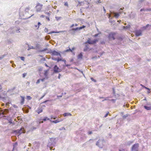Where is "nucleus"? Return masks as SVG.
<instances>
[{
    "label": "nucleus",
    "instance_id": "f257e3e1",
    "mask_svg": "<svg viewBox=\"0 0 151 151\" xmlns=\"http://www.w3.org/2000/svg\"><path fill=\"white\" fill-rule=\"evenodd\" d=\"M52 55L53 56H59L60 57H61V55L60 53L55 50L51 52ZM52 59L53 60L57 61V62H59L60 61L61 62L63 63V66H64L66 65V60H65L60 58H58L52 57Z\"/></svg>",
    "mask_w": 151,
    "mask_h": 151
},
{
    "label": "nucleus",
    "instance_id": "f03ea898",
    "mask_svg": "<svg viewBox=\"0 0 151 151\" xmlns=\"http://www.w3.org/2000/svg\"><path fill=\"white\" fill-rule=\"evenodd\" d=\"M105 142V141L103 139H99L97 142L96 145L100 148H102Z\"/></svg>",
    "mask_w": 151,
    "mask_h": 151
},
{
    "label": "nucleus",
    "instance_id": "7ed1b4c3",
    "mask_svg": "<svg viewBox=\"0 0 151 151\" xmlns=\"http://www.w3.org/2000/svg\"><path fill=\"white\" fill-rule=\"evenodd\" d=\"M43 5L39 3L37 4L36 6L35 7L36 11L37 12H40L42 8Z\"/></svg>",
    "mask_w": 151,
    "mask_h": 151
},
{
    "label": "nucleus",
    "instance_id": "20e7f679",
    "mask_svg": "<svg viewBox=\"0 0 151 151\" xmlns=\"http://www.w3.org/2000/svg\"><path fill=\"white\" fill-rule=\"evenodd\" d=\"M139 147V144L138 143H135L132 145V147L131 148V151H134L135 150L138 148Z\"/></svg>",
    "mask_w": 151,
    "mask_h": 151
},
{
    "label": "nucleus",
    "instance_id": "39448f33",
    "mask_svg": "<svg viewBox=\"0 0 151 151\" xmlns=\"http://www.w3.org/2000/svg\"><path fill=\"white\" fill-rule=\"evenodd\" d=\"M116 33L114 32H111L109 33V38L110 40L112 39L114 40L115 39Z\"/></svg>",
    "mask_w": 151,
    "mask_h": 151
},
{
    "label": "nucleus",
    "instance_id": "423d86ee",
    "mask_svg": "<svg viewBox=\"0 0 151 151\" xmlns=\"http://www.w3.org/2000/svg\"><path fill=\"white\" fill-rule=\"evenodd\" d=\"M16 132L20 134L22 133H24L25 132V131L24 129V128H21L20 129H18L17 130Z\"/></svg>",
    "mask_w": 151,
    "mask_h": 151
},
{
    "label": "nucleus",
    "instance_id": "0eeeda50",
    "mask_svg": "<svg viewBox=\"0 0 151 151\" xmlns=\"http://www.w3.org/2000/svg\"><path fill=\"white\" fill-rule=\"evenodd\" d=\"M88 43L90 44H93L94 43V41L92 40L91 38H88L87 41L85 42L86 44Z\"/></svg>",
    "mask_w": 151,
    "mask_h": 151
},
{
    "label": "nucleus",
    "instance_id": "6e6552de",
    "mask_svg": "<svg viewBox=\"0 0 151 151\" xmlns=\"http://www.w3.org/2000/svg\"><path fill=\"white\" fill-rule=\"evenodd\" d=\"M9 112V110L7 109H4L1 111V114H6Z\"/></svg>",
    "mask_w": 151,
    "mask_h": 151
},
{
    "label": "nucleus",
    "instance_id": "1a4fd4ad",
    "mask_svg": "<svg viewBox=\"0 0 151 151\" xmlns=\"http://www.w3.org/2000/svg\"><path fill=\"white\" fill-rule=\"evenodd\" d=\"M54 72L56 73L60 72L61 70L58 67H54Z\"/></svg>",
    "mask_w": 151,
    "mask_h": 151
},
{
    "label": "nucleus",
    "instance_id": "9d476101",
    "mask_svg": "<svg viewBox=\"0 0 151 151\" xmlns=\"http://www.w3.org/2000/svg\"><path fill=\"white\" fill-rule=\"evenodd\" d=\"M48 70H45L44 74L45 77V78H46V80H47L48 78Z\"/></svg>",
    "mask_w": 151,
    "mask_h": 151
},
{
    "label": "nucleus",
    "instance_id": "9b49d317",
    "mask_svg": "<svg viewBox=\"0 0 151 151\" xmlns=\"http://www.w3.org/2000/svg\"><path fill=\"white\" fill-rule=\"evenodd\" d=\"M142 33L140 30H137L135 32V35L137 36L141 35Z\"/></svg>",
    "mask_w": 151,
    "mask_h": 151
},
{
    "label": "nucleus",
    "instance_id": "f8f14e48",
    "mask_svg": "<svg viewBox=\"0 0 151 151\" xmlns=\"http://www.w3.org/2000/svg\"><path fill=\"white\" fill-rule=\"evenodd\" d=\"M63 121V119H60V120H59V119H57L55 120H54L52 121V122L53 123H58L61 121Z\"/></svg>",
    "mask_w": 151,
    "mask_h": 151
},
{
    "label": "nucleus",
    "instance_id": "ddd939ff",
    "mask_svg": "<svg viewBox=\"0 0 151 151\" xmlns=\"http://www.w3.org/2000/svg\"><path fill=\"white\" fill-rule=\"evenodd\" d=\"M36 111L38 114L42 112V108H39L37 110H36Z\"/></svg>",
    "mask_w": 151,
    "mask_h": 151
},
{
    "label": "nucleus",
    "instance_id": "4468645a",
    "mask_svg": "<svg viewBox=\"0 0 151 151\" xmlns=\"http://www.w3.org/2000/svg\"><path fill=\"white\" fill-rule=\"evenodd\" d=\"M144 108L147 110H151V106H144Z\"/></svg>",
    "mask_w": 151,
    "mask_h": 151
},
{
    "label": "nucleus",
    "instance_id": "2eb2a0df",
    "mask_svg": "<svg viewBox=\"0 0 151 151\" xmlns=\"http://www.w3.org/2000/svg\"><path fill=\"white\" fill-rule=\"evenodd\" d=\"M63 115L64 116H71L72 115L71 114L69 113H66L63 114Z\"/></svg>",
    "mask_w": 151,
    "mask_h": 151
},
{
    "label": "nucleus",
    "instance_id": "dca6fc26",
    "mask_svg": "<svg viewBox=\"0 0 151 151\" xmlns=\"http://www.w3.org/2000/svg\"><path fill=\"white\" fill-rule=\"evenodd\" d=\"M21 104H23L24 101V97L22 96H21Z\"/></svg>",
    "mask_w": 151,
    "mask_h": 151
},
{
    "label": "nucleus",
    "instance_id": "f3484780",
    "mask_svg": "<svg viewBox=\"0 0 151 151\" xmlns=\"http://www.w3.org/2000/svg\"><path fill=\"white\" fill-rule=\"evenodd\" d=\"M114 17L116 18H117L119 17V13H114Z\"/></svg>",
    "mask_w": 151,
    "mask_h": 151
},
{
    "label": "nucleus",
    "instance_id": "a211bd4d",
    "mask_svg": "<svg viewBox=\"0 0 151 151\" xmlns=\"http://www.w3.org/2000/svg\"><path fill=\"white\" fill-rule=\"evenodd\" d=\"M83 56L82 53H81L78 55V59H82L83 57Z\"/></svg>",
    "mask_w": 151,
    "mask_h": 151
},
{
    "label": "nucleus",
    "instance_id": "6ab92c4d",
    "mask_svg": "<svg viewBox=\"0 0 151 151\" xmlns=\"http://www.w3.org/2000/svg\"><path fill=\"white\" fill-rule=\"evenodd\" d=\"M133 142V141H129L127 142V145L128 146H130Z\"/></svg>",
    "mask_w": 151,
    "mask_h": 151
},
{
    "label": "nucleus",
    "instance_id": "aec40b11",
    "mask_svg": "<svg viewBox=\"0 0 151 151\" xmlns=\"http://www.w3.org/2000/svg\"><path fill=\"white\" fill-rule=\"evenodd\" d=\"M89 49V48L88 47V46L87 45H86V47L83 50L85 51H86L88 50Z\"/></svg>",
    "mask_w": 151,
    "mask_h": 151
},
{
    "label": "nucleus",
    "instance_id": "412c9836",
    "mask_svg": "<svg viewBox=\"0 0 151 151\" xmlns=\"http://www.w3.org/2000/svg\"><path fill=\"white\" fill-rule=\"evenodd\" d=\"M128 114H126L125 115H124L122 117L123 119H125L128 116Z\"/></svg>",
    "mask_w": 151,
    "mask_h": 151
},
{
    "label": "nucleus",
    "instance_id": "4be33fe9",
    "mask_svg": "<svg viewBox=\"0 0 151 151\" xmlns=\"http://www.w3.org/2000/svg\"><path fill=\"white\" fill-rule=\"evenodd\" d=\"M59 32H55L54 31H52L50 32H49L48 33V34H52V33H59Z\"/></svg>",
    "mask_w": 151,
    "mask_h": 151
},
{
    "label": "nucleus",
    "instance_id": "5701e85b",
    "mask_svg": "<svg viewBox=\"0 0 151 151\" xmlns=\"http://www.w3.org/2000/svg\"><path fill=\"white\" fill-rule=\"evenodd\" d=\"M27 73H24L22 74V77L23 78H24L27 75Z\"/></svg>",
    "mask_w": 151,
    "mask_h": 151
},
{
    "label": "nucleus",
    "instance_id": "b1692460",
    "mask_svg": "<svg viewBox=\"0 0 151 151\" xmlns=\"http://www.w3.org/2000/svg\"><path fill=\"white\" fill-rule=\"evenodd\" d=\"M145 88L147 90V92L148 93H150V89L147 87H145Z\"/></svg>",
    "mask_w": 151,
    "mask_h": 151
},
{
    "label": "nucleus",
    "instance_id": "393cba45",
    "mask_svg": "<svg viewBox=\"0 0 151 151\" xmlns=\"http://www.w3.org/2000/svg\"><path fill=\"white\" fill-rule=\"evenodd\" d=\"M79 30V27H77L76 28L72 29L71 30L73 31H76L77 30Z\"/></svg>",
    "mask_w": 151,
    "mask_h": 151
},
{
    "label": "nucleus",
    "instance_id": "a878e982",
    "mask_svg": "<svg viewBox=\"0 0 151 151\" xmlns=\"http://www.w3.org/2000/svg\"><path fill=\"white\" fill-rule=\"evenodd\" d=\"M44 31L45 32L47 33L48 32V28L45 27L44 29Z\"/></svg>",
    "mask_w": 151,
    "mask_h": 151
},
{
    "label": "nucleus",
    "instance_id": "bb28decb",
    "mask_svg": "<svg viewBox=\"0 0 151 151\" xmlns=\"http://www.w3.org/2000/svg\"><path fill=\"white\" fill-rule=\"evenodd\" d=\"M129 106V105L127 104H126V103H124V104L123 105V106H124V107L126 106L127 107H128Z\"/></svg>",
    "mask_w": 151,
    "mask_h": 151
},
{
    "label": "nucleus",
    "instance_id": "cd10ccee",
    "mask_svg": "<svg viewBox=\"0 0 151 151\" xmlns=\"http://www.w3.org/2000/svg\"><path fill=\"white\" fill-rule=\"evenodd\" d=\"M40 81H41L42 82H43L45 81V80L46 79V78H45V77L44 78L42 79H40Z\"/></svg>",
    "mask_w": 151,
    "mask_h": 151
},
{
    "label": "nucleus",
    "instance_id": "c85d7f7f",
    "mask_svg": "<svg viewBox=\"0 0 151 151\" xmlns=\"http://www.w3.org/2000/svg\"><path fill=\"white\" fill-rule=\"evenodd\" d=\"M21 59L23 60V61H24V59H25V58L24 57H19Z\"/></svg>",
    "mask_w": 151,
    "mask_h": 151
},
{
    "label": "nucleus",
    "instance_id": "c756f323",
    "mask_svg": "<svg viewBox=\"0 0 151 151\" xmlns=\"http://www.w3.org/2000/svg\"><path fill=\"white\" fill-rule=\"evenodd\" d=\"M85 27V26H83H83L81 27H79V30H81V29H83V28H84V27Z\"/></svg>",
    "mask_w": 151,
    "mask_h": 151
},
{
    "label": "nucleus",
    "instance_id": "7c9ffc66",
    "mask_svg": "<svg viewBox=\"0 0 151 151\" xmlns=\"http://www.w3.org/2000/svg\"><path fill=\"white\" fill-rule=\"evenodd\" d=\"M85 27V26H83H83L81 27H79V30H81V29H83V28H84V27Z\"/></svg>",
    "mask_w": 151,
    "mask_h": 151
},
{
    "label": "nucleus",
    "instance_id": "2f4dec72",
    "mask_svg": "<svg viewBox=\"0 0 151 151\" xmlns=\"http://www.w3.org/2000/svg\"><path fill=\"white\" fill-rule=\"evenodd\" d=\"M64 5L65 6H67V7H68V3L67 2H65L64 3Z\"/></svg>",
    "mask_w": 151,
    "mask_h": 151
},
{
    "label": "nucleus",
    "instance_id": "473e14b6",
    "mask_svg": "<svg viewBox=\"0 0 151 151\" xmlns=\"http://www.w3.org/2000/svg\"><path fill=\"white\" fill-rule=\"evenodd\" d=\"M40 79L38 80L37 81L36 83V84H39V83H40Z\"/></svg>",
    "mask_w": 151,
    "mask_h": 151
},
{
    "label": "nucleus",
    "instance_id": "72a5a7b5",
    "mask_svg": "<svg viewBox=\"0 0 151 151\" xmlns=\"http://www.w3.org/2000/svg\"><path fill=\"white\" fill-rule=\"evenodd\" d=\"M109 114V112H108V113H106L105 114V115L104 116V117H106L108 116V115Z\"/></svg>",
    "mask_w": 151,
    "mask_h": 151
},
{
    "label": "nucleus",
    "instance_id": "f704fd0d",
    "mask_svg": "<svg viewBox=\"0 0 151 151\" xmlns=\"http://www.w3.org/2000/svg\"><path fill=\"white\" fill-rule=\"evenodd\" d=\"M59 129L60 130H62L63 129H64V130H65V128H64V127H61V128H60Z\"/></svg>",
    "mask_w": 151,
    "mask_h": 151
},
{
    "label": "nucleus",
    "instance_id": "c9c22d12",
    "mask_svg": "<svg viewBox=\"0 0 151 151\" xmlns=\"http://www.w3.org/2000/svg\"><path fill=\"white\" fill-rule=\"evenodd\" d=\"M93 142V139H90L89 140V143H91V142Z\"/></svg>",
    "mask_w": 151,
    "mask_h": 151
},
{
    "label": "nucleus",
    "instance_id": "e433bc0d",
    "mask_svg": "<svg viewBox=\"0 0 151 151\" xmlns=\"http://www.w3.org/2000/svg\"><path fill=\"white\" fill-rule=\"evenodd\" d=\"M146 11H151V9H145Z\"/></svg>",
    "mask_w": 151,
    "mask_h": 151
},
{
    "label": "nucleus",
    "instance_id": "4c0bfd02",
    "mask_svg": "<svg viewBox=\"0 0 151 151\" xmlns=\"http://www.w3.org/2000/svg\"><path fill=\"white\" fill-rule=\"evenodd\" d=\"M47 120V117H45L43 119V120L44 121H46Z\"/></svg>",
    "mask_w": 151,
    "mask_h": 151
},
{
    "label": "nucleus",
    "instance_id": "58836bf2",
    "mask_svg": "<svg viewBox=\"0 0 151 151\" xmlns=\"http://www.w3.org/2000/svg\"><path fill=\"white\" fill-rule=\"evenodd\" d=\"M88 134H91L92 133V131H89L88 132Z\"/></svg>",
    "mask_w": 151,
    "mask_h": 151
},
{
    "label": "nucleus",
    "instance_id": "ea45409f",
    "mask_svg": "<svg viewBox=\"0 0 151 151\" xmlns=\"http://www.w3.org/2000/svg\"><path fill=\"white\" fill-rule=\"evenodd\" d=\"M27 98L29 99L30 100L31 99V98L29 96H27Z\"/></svg>",
    "mask_w": 151,
    "mask_h": 151
},
{
    "label": "nucleus",
    "instance_id": "a19ab883",
    "mask_svg": "<svg viewBox=\"0 0 151 151\" xmlns=\"http://www.w3.org/2000/svg\"><path fill=\"white\" fill-rule=\"evenodd\" d=\"M100 34H101V33L100 32L98 34H95V37L98 36V35Z\"/></svg>",
    "mask_w": 151,
    "mask_h": 151
},
{
    "label": "nucleus",
    "instance_id": "79ce46f5",
    "mask_svg": "<svg viewBox=\"0 0 151 151\" xmlns=\"http://www.w3.org/2000/svg\"><path fill=\"white\" fill-rule=\"evenodd\" d=\"M116 101V100H115V99H112L111 100V101H112L114 103Z\"/></svg>",
    "mask_w": 151,
    "mask_h": 151
},
{
    "label": "nucleus",
    "instance_id": "37998d69",
    "mask_svg": "<svg viewBox=\"0 0 151 151\" xmlns=\"http://www.w3.org/2000/svg\"><path fill=\"white\" fill-rule=\"evenodd\" d=\"M45 17V16L43 15H42L40 16L41 18H44Z\"/></svg>",
    "mask_w": 151,
    "mask_h": 151
},
{
    "label": "nucleus",
    "instance_id": "c03bdc74",
    "mask_svg": "<svg viewBox=\"0 0 151 151\" xmlns=\"http://www.w3.org/2000/svg\"><path fill=\"white\" fill-rule=\"evenodd\" d=\"M96 3H101V1H100V0H99V1H97Z\"/></svg>",
    "mask_w": 151,
    "mask_h": 151
},
{
    "label": "nucleus",
    "instance_id": "a18cd8bd",
    "mask_svg": "<svg viewBox=\"0 0 151 151\" xmlns=\"http://www.w3.org/2000/svg\"><path fill=\"white\" fill-rule=\"evenodd\" d=\"M46 19L48 20V21H50V18L49 17H46Z\"/></svg>",
    "mask_w": 151,
    "mask_h": 151
},
{
    "label": "nucleus",
    "instance_id": "49530a36",
    "mask_svg": "<svg viewBox=\"0 0 151 151\" xmlns=\"http://www.w3.org/2000/svg\"><path fill=\"white\" fill-rule=\"evenodd\" d=\"M140 85L141 86H142V87H143V88H145V87H146L145 86H144V85H142V84H141Z\"/></svg>",
    "mask_w": 151,
    "mask_h": 151
},
{
    "label": "nucleus",
    "instance_id": "de8ad7c7",
    "mask_svg": "<svg viewBox=\"0 0 151 151\" xmlns=\"http://www.w3.org/2000/svg\"><path fill=\"white\" fill-rule=\"evenodd\" d=\"M61 76V75L60 74H59L58 76V78L60 79V76Z\"/></svg>",
    "mask_w": 151,
    "mask_h": 151
},
{
    "label": "nucleus",
    "instance_id": "09e8293b",
    "mask_svg": "<svg viewBox=\"0 0 151 151\" xmlns=\"http://www.w3.org/2000/svg\"><path fill=\"white\" fill-rule=\"evenodd\" d=\"M147 105H151V104L150 102L147 103Z\"/></svg>",
    "mask_w": 151,
    "mask_h": 151
},
{
    "label": "nucleus",
    "instance_id": "8fccbe9b",
    "mask_svg": "<svg viewBox=\"0 0 151 151\" xmlns=\"http://www.w3.org/2000/svg\"><path fill=\"white\" fill-rule=\"evenodd\" d=\"M74 24H72V25H71V26H70V28H72L74 26Z\"/></svg>",
    "mask_w": 151,
    "mask_h": 151
},
{
    "label": "nucleus",
    "instance_id": "3c124183",
    "mask_svg": "<svg viewBox=\"0 0 151 151\" xmlns=\"http://www.w3.org/2000/svg\"><path fill=\"white\" fill-rule=\"evenodd\" d=\"M103 9H104V12L105 13L106 12V10L105 9L104 7H103Z\"/></svg>",
    "mask_w": 151,
    "mask_h": 151
},
{
    "label": "nucleus",
    "instance_id": "603ef678",
    "mask_svg": "<svg viewBox=\"0 0 151 151\" xmlns=\"http://www.w3.org/2000/svg\"><path fill=\"white\" fill-rule=\"evenodd\" d=\"M38 26H39L40 25H41L40 23V22H38Z\"/></svg>",
    "mask_w": 151,
    "mask_h": 151
},
{
    "label": "nucleus",
    "instance_id": "864d4df0",
    "mask_svg": "<svg viewBox=\"0 0 151 151\" xmlns=\"http://www.w3.org/2000/svg\"><path fill=\"white\" fill-rule=\"evenodd\" d=\"M144 0H139V2H141L144 1Z\"/></svg>",
    "mask_w": 151,
    "mask_h": 151
},
{
    "label": "nucleus",
    "instance_id": "5fc2aeb1",
    "mask_svg": "<svg viewBox=\"0 0 151 151\" xmlns=\"http://www.w3.org/2000/svg\"><path fill=\"white\" fill-rule=\"evenodd\" d=\"M91 80L92 81H94V79L93 78H91Z\"/></svg>",
    "mask_w": 151,
    "mask_h": 151
},
{
    "label": "nucleus",
    "instance_id": "6e6d98bb",
    "mask_svg": "<svg viewBox=\"0 0 151 151\" xmlns=\"http://www.w3.org/2000/svg\"><path fill=\"white\" fill-rule=\"evenodd\" d=\"M31 143H29V144L28 146H29V147H30L31 146Z\"/></svg>",
    "mask_w": 151,
    "mask_h": 151
},
{
    "label": "nucleus",
    "instance_id": "4d7b16f0",
    "mask_svg": "<svg viewBox=\"0 0 151 151\" xmlns=\"http://www.w3.org/2000/svg\"><path fill=\"white\" fill-rule=\"evenodd\" d=\"M119 151H124V149H122L121 150H119Z\"/></svg>",
    "mask_w": 151,
    "mask_h": 151
},
{
    "label": "nucleus",
    "instance_id": "13d9d810",
    "mask_svg": "<svg viewBox=\"0 0 151 151\" xmlns=\"http://www.w3.org/2000/svg\"><path fill=\"white\" fill-rule=\"evenodd\" d=\"M124 7H123V8H121L120 9V10H123V9H124Z\"/></svg>",
    "mask_w": 151,
    "mask_h": 151
},
{
    "label": "nucleus",
    "instance_id": "bf43d9fd",
    "mask_svg": "<svg viewBox=\"0 0 151 151\" xmlns=\"http://www.w3.org/2000/svg\"><path fill=\"white\" fill-rule=\"evenodd\" d=\"M36 129V127H33V129H32V130H34V129Z\"/></svg>",
    "mask_w": 151,
    "mask_h": 151
},
{
    "label": "nucleus",
    "instance_id": "052dcab7",
    "mask_svg": "<svg viewBox=\"0 0 151 151\" xmlns=\"http://www.w3.org/2000/svg\"><path fill=\"white\" fill-rule=\"evenodd\" d=\"M144 10H145L144 9H140V11H144Z\"/></svg>",
    "mask_w": 151,
    "mask_h": 151
},
{
    "label": "nucleus",
    "instance_id": "680f3d73",
    "mask_svg": "<svg viewBox=\"0 0 151 151\" xmlns=\"http://www.w3.org/2000/svg\"><path fill=\"white\" fill-rule=\"evenodd\" d=\"M43 121H42V122H40L39 123H40H40H43Z\"/></svg>",
    "mask_w": 151,
    "mask_h": 151
},
{
    "label": "nucleus",
    "instance_id": "e2e57ef3",
    "mask_svg": "<svg viewBox=\"0 0 151 151\" xmlns=\"http://www.w3.org/2000/svg\"><path fill=\"white\" fill-rule=\"evenodd\" d=\"M134 151H139L138 148L135 150H134Z\"/></svg>",
    "mask_w": 151,
    "mask_h": 151
},
{
    "label": "nucleus",
    "instance_id": "0e129e2a",
    "mask_svg": "<svg viewBox=\"0 0 151 151\" xmlns=\"http://www.w3.org/2000/svg\"><path fill=\"white\" fill-rule=\"evenodd\" d=\"M75 26H78V24H75Z\"/></svg>",
    "mask_w": 151,
    "mask_h": 151
},
{
    "label": "nucleus",
    "instance_id": "69168bd1",
    "mask_svg": "<svg viewBox=\"0 0 151 151\" xmlns=\"http://www.w3.org/2000/svg\"><path fill=\"white\" fill-rule=\"evenodd\" d=\"M62 96V95H61V96H58V97H61Z\"/></svg>",
    "mask_w": 151,
    "mask_h": 151
},
{
    "label": "nucleus",
    "instance_id": "338daca9",
    "mask_svg": "<svg viewBox=\"0 0 151 151\" xmlns=\"http://www.w3.org/2000/svg\"><path fill=\"white\" fill-rule=\"evenodd\" d=\"M50 150H51L52 149V147H50Z\"/></svg>",
    "mask_w": 151,
    "mask_h": 151
},
{
    "label": "nucleus",
    "instance_id": "774afa93",
    "mask_svg": "<svg viewBox=\"0 0 151 151\" xmlns=\"http://www.w3.org/2000/svg\"><path fill=\"white\" fill-rule=\"evenodd\" d=\"M9 123H10V124L12 123V122L11 121H9Z\"/></svg>",
    "mask_w": 151,
    "mask_h": 151
}]
</instances>
